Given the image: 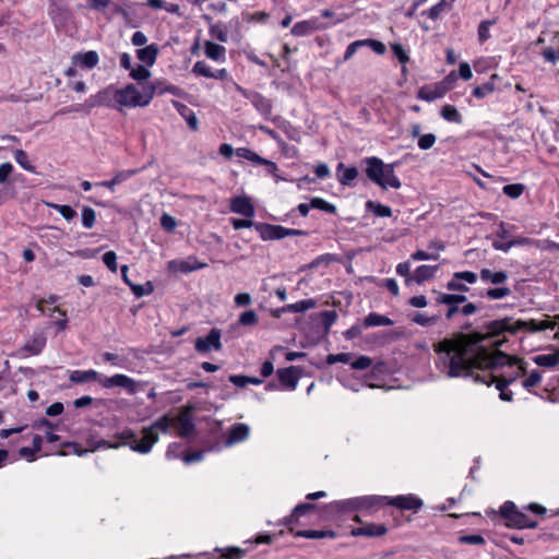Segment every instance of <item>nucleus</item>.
I'll list each match as a JSON object with an SVG mask.
<instances>
[{
    "label": "nucleus",
    "mask_w": 559,
    "mask_h": 559,
    "mask_svg": "<svg viewBox=\"0 0 559 559\" xmlns=\"http://www.w3.org/2000/svg\"><path fill=\"white\" fill-rule=\"evenodd\" d=\"M501 344L480 332L454 334L433 344L436 368L447 378H467L475 371L508 367L510 370L498 378L511 384L526 373V362L499 350Z\"/></svg>",
    "instance_id": "f257e3e1"
},
{
    "label": "nucleus",
    "mask_w": 559,
    "mask_h": 559,
    "mask_svg": "<svg viewBox=\"0 0 559 559\" xmlns=\"http://www.w3.org/2000/svg\"><path fill=\"white\" fill-rule=\"evenodd\" d=\"M173 419L168 415H164L152 425L143 427L141 430V438L138 437L134 430L124 429L117 437L121 440L120 443L111 444L110 448H118L120 445H128L132 451L147 454L151 452L153 445L159 439V432L167 433L171 427Z\"/></svg>",
    "instance_id": "f03ea898"
},
{
    "label": "nucleus",
    "mask_w": 559,
    "mask_h": 559,
    "mask_svg": "<svg viewBox=\"0 0 559 559\" xmlns=\"http://www.w3.org/2000/svg\"><path fill=\"white\" fill-rule=\"evenodd\" d=\"M557 325L556 320L550 319V317L546 316V319L537 321L531 319L528 321L516 320L513 321L512 318H503L500 320H495L488 323L487 332L485 335H489L491 338L503 333L509 332L511 334H515L519 331L525 330L528 332H539L544 330H552Z\"/></svg>",
    "instance_id": "7ed1b4c3"
},
{
    "label": "nucleus",
    "mask_w": 559,
    "mask_h": 559,
    "mask_svg": "<svg viewBox=\"0 0 559 559\" xmlns=\"http://www.w3.org/2000/svg\"><path fill=\"white\" fill-rule=\"evenodd\" d=\"M367 178L382 189H400L401 181L394 173L395 164H384L379 157H367L365 160Z\"/></svg>",
    "instance_id": "20e7f679"
},
{
    "label": "nucleus",
    "mask_w": 559,
    "mask_h": 559,
    "mask_svg": "<svg viewBox=\"0 0 559 559\" xmlns=\"http://www.w3.org/2000/svg\"><path fill=\"white\" fill-rule=\"evenodd\" d=\"M155 90L153 84H144L142 91H139L133 84H128L126 87L117 90L116 104L123 107L147 106L155 95Z\"/></svg>",
    "instance_id": "39448f33"
},
{
    "label": "nucleus",
    "mask_w": 559,
    "mask_h": 559,
    "mask_svg": "<svg viewBox=\"0 0 559 559\" xmlns=\"http://www.w3.org/2000/svg\"><path fill=\"white\" fill-rule=\"evenodd\" d=\"M99 384L105 389L119 386L124 389L129 394L136 393L139 388L142 385L141 382H136L134 379L122 373L102 378L99 379Z\"/></svg>",
    "instance_id": "423d86ee"
},
{
    "label": "nucleus",
    "mask_w": 559,
    "mask_h": 559,
    "mask_svg": "<svg viewBox=\"0 0 559 559\" xmlns=\"http://www.w3.org/2000/svg\"><path fill=\"white\" fill-rule=\"evenodd\" d=\"M484 373L480 374L478 371H475L474 376L472 377L475 382H480L487 385H490L491 383H496L497 390H499L500 394L499 397L502 401L511 402L513 399V394L511 391H508L507 388L509 383L502 381L497 376H493L491 372L483 371Z\"/></svg>",
    "instance_id": "0eeeda50"
},
{
    "label": "nucleus",
    "mask_w": 559,
    "mask_h": 559,
    "mask_svg": "<svg viewBox=\"0 0 559 559\" xmlns=\"http://www.w3.org/2000/svg\"><path fill=\"white\" fill-rule=\"evenodd\" d=\"M221 330L212 329L205 337H198L194 343L195 350L199 353H207L211 349L221 350Z\"/></svg>",
    "instance_id": "6e6552de"
},
{
    "label": "nucleus",
    "mask_w": 559,
    "mask_h": 559,
    "mask_svg": "<svg viewBox=\"0 0 559 559\" xmlns=\"http://www.w3.org/2000/svg\"><path fill=\"white\" fill-rule=\"evenodd\" d=\"M116 92L117 88L114 86H108L102 91H99L97 94L91 96L88 99V105L94 106H107V107H115L116 105Z\"/></svg>",
    "instance_id": "1a4fd4ad"
},
{
    "label": "nucleus",
    "mask_w": 559,
    "mask_h": 559,
    "mask_svg": "<svg viewBox=\"0 0 559 559\" xmlns=\"http://www.w3.org/2000/svg\"><path fill=\"white\" fill-rule=\"evenodd\" d=\"M230 211L233 213L251 218L254 216V206L246 195L235 197L230 200Z\"/></svg>",
    "instance_id": "9d476101"
},
{
    "label": "nucleus",
    "mask_w": 559,
    "mask_h": 559,
    "mask_svg": "<svg viewBox=\"0 0 559 559\" xmlns=\"http://www.w3.org/2000/svg\"><path fill=\"white\" fill-rule=\"evenodd\" d=\"M276 373L282 385L289 390L296 389L300 377V370L298 367L290 366L287 368H282L278 369Z\"/></svg>",
    "instance_id": "9b49d317"
},
{
    "label": "nucleus",
    "mask_w": 559,
    "mask_h": 559,
    "mask_svg": "<svg viewBox=\"0 0 559 559\" xmlns=\"http://www.w3.org/2000/svg\"><path fill=\"white\" fill-rule=\"evenodd\" d=\"M388 504L394 506L402 510L417 511L423 507V501L413 495H406V496H397L394 498H389Z\"/></svg>",
    "instance_id": "f8f14e48"
},
{
    "label": "nucleus",
    "mask_w": 559,
    "mask_h": 559,
    "mask_svg": "<svg viewBox=\"0 0 559 559\" xmlns=\"http://www.w3.org/2000/svg\"><path fill=\"white\" fill-rule=\"evenodd\" d=\"M174 421L173 425H177L178 435L182 438L191 436L194 431V423L189 411L181 413L176 419L170 417Z\"/></svg>",
    "instance_id": "ddd939ff"
},
{
    "label": "nucleus",
    "mask_w": 559,
    "mask_h": 559,
    "mask_svg": "<svg viewBox=\"0 0 559 559\" xmlns=\"http://www.w3.org/2000/svg\"><path fill=\"white\" fill-rule=\"evenodd\" d=\"M263 240H280L283 239V226L272 225L267 223H258L254 225Z\"/></svg>",
    "instance_id": "4468645a"
},
{
    "label": "nucleus",
    "mask_w": 559,
    "mask_h": 559,
    "mask_svg": "<svg viewBox=\"0 0 559 559\" xmlns=\"http://www.w3.org/2000/svg\"><path fill=\"white\" fill-rule=\"evenodd\" d=\"M99 62L98 53L94 50L84 53H75L72 56L73 66H79L82 69H93Z\"/></svg>",
    "instance_id": "2eb2a0df"
},
{
    "label": "nucleus",
    "mask_w": 559,
    "mask_h": 559,
    "mask_svg": "<svg viewBox=\"0 0 559 559\" xmlns=\"http://www.w3.org/2000/svg\"><path fill=\"white\" fill-rule=\"evenodd\" d=\"M249 426L242 423L234 425L227 435L225 443L227 445H233L235 443L245 441L249 437Z\"/></svg>",
    "instance_id": "dca6fc26"
},
{
    "label": "nucleus",
    "mask_w": 559,
    "mask_h": 559,
    "mask_svg": "<svg viewBox=\"0 0 559 559\" xmlns=\"http://www.w3.org/2000/svg\"><path fill=\"white\" fill-rule=\"evenodd\" d=\"M386 527L383 524L368 523L364 526L356 527L352 531L353 536L378 537L386 533Z\"/></svg>",
    "instance_id": "f3484780"
},
{
    "label": "nucleus",
    "mask_w": 559,
    "mask_h": 559,
    "mask_svg": "<svg viewBox=\"0 0 559 559\" xmlns=\"http://www.w3.org/2000/svg\"><path fill=\"white\" fill-rule=\"evenodd\" d=\"M328 508L331 512L335 513L353 512L360 510L358 497L331 502Z\"/></svg>",
    "instance_id": "a211bd4d"
},
{
    "label": "nucleus",
    "mask_w": 559,
    "mask_h": 559,
    "mask_svg": "<svg viewBox=\"0 0 559 559\" xmlns=\"http://www.w3.org/2000/svg\"><path fill=\"white\" fill-rule=\"evenodd\" d=\"M479 277L485 283H489L492 285H501L508 281L509 275L506 271H492L489 269H481Z\"/></svg>",
    "instance_id": "6ab92c4d"
},
{
    "label": "nucleus",
    "mask_w": 559,
    "mask_h": 559,
    "mask_svg": "<svg viewBox=\"0 0 559 559\" xmlns=\"http://www.w3.org/2000/svg\"><path fill=\"white\" fill-rule=\"evenodd\" d=\"M386 496H365L358 497L360 510H377L388 504Z\"/></svg>",
    "instance_id": "aec40b11"
},
{
    "label": "nucleus",
    "mask_w": 559,
    "mask_h": 559,
    "mask_svg": "<svg viewBox=\"0 0 559 559\" xmlns=\"http://www.w3.org/2000/svg\"><path fill=\"white\" fill-rule=\"evenodd\" d=\"M319 28H321V25L317 19L307 20L296 23L292 28V34L294 36H306Z\"/></svg>",
    "instance_id": "412c9836"
},
{
    "label": "nucleus",
    "mask_w": 559,
    "mask_h": 559,
    "mask_svg": "<svg viewBox=\"0 0 559 559\" xmlns=\"http://www.w3.org/2000/svg\"><path fill=\"white\" fill-rule=\"evenodd\" d=\"M445 90L442 86H423L418 91L417 97L426 102H432L443 97Z\"/></svg>",
    "instance_id": "4be33fe9"
},
{
    "label": "nucleus",
    "mask_w": 559,
    "mask_h": 559,
    "mask_svg": "<svg viewBox=\"0 0 559 559\" xmlns=\"http://www.w3.org/2000/svg\"><path fill=\"white\" fill-rule=\"evenodd\" d=\"M69 379L73 383H86L90 381H99V373L95 370H73Z\"/></svg>",
    "instance_id": "5701e85b"
},
{
    "label": "nucleus",
    "mask_w": 559,
    "mask_h": 559,
    "mask_svg": "<svg viewBox=\"0 0 559 559\" xmlns=\"http://www.w3.org/2000/svg\"><path fill=\"white\" fill-rule=\"evenodd\" d=\"M178 265L177 270L183 273L193 272L200 269L206 267V263L198 262L197 259H188L186 261H170L169 269H174Z\"/></svg>",
    "instance_id": "b1692460"
},
{
    "label": "nucleus",
    "mask_w": 559,
    "mask_h": 559,
    "mask_svg": "<svg viewBox=\"0 0 559 559\" xmlns=\"http://www.w3.org/2000/svg\"><path fill=\"white\" fill-rule=\"evenodd\" d=\"M177 111L186 119L188 126L193 130H198L199 121L195 114L185 104L179 102L174 103Z\"/></svg>",
    "instance_id": "393cba45"
},
{
    "label": "nucleus",
    "mask_w": 559,
    "mask_h": 559,
    "mask_svg": "<svg viewBox=\"0 0 559 559\" xmlns=\"http://www.w3.org/2000/svg\"><path fill=\"white\" fill-rule=\"evenodd\" d=\"M45 345L46 337L43 334H37L25 343L23 350L31 355H38L44 349Z\"/></svg>",
    "instance_id": "a878e982"
},
{
    "label": "nucleus",
    "mask_w": 559,
    "mask_h": 559,
    "mask_svg": "<svg viewBox=\"0 0 559 559\" xmlns=\"http://www.w3.org/2000/svg\"><path fill=\"white\" fill-rule=\"evenodd\" d=\"M204 52L207 58L215 61H223L225 59L226 49L224 46L213 41H206L204 45Z\"/></svg>",
    "instance_id": "bb28decb"
},
{
    "label": "nucleus",
    "mask_w": 559,
    "mask_h": 559,
    "mask_svg": "<svg viewBox=\"0 0 559 559\" xmlns=\"http://www.w3.org/2000/svg\"><path fill=\"white\" fill-rule=\"evenodd\" d=\"M337 171H343L342 175H338V181L343 186H350L358 176V169L356 167H345L343 163L337 165Z\"/></svg>",
    "instance_id": "cd10ccee"
},
{
    "label": "nucleus",
    "mask_w": 559,
    "mask_h": 559,
    "mask_svg": "<svg viewBox=\"0 0 559 559\" xmlns=\"http://www.w3.org/2000/svg\"><path fill=\"white\" fill-rule=\"evenodd\" d=\"M393 324H394V322L390 318L379 314V313H376V312L369 313L364 320V325L366 328L390 326Z\"/></svg>",
    "instance_id": "c85d7f7f"
},
{
    "label": "nucleus",
    "mask_w": 559,
    "mask_h": 559,
    "mask_svg": "<svg viewBox=\"0 0 559 559\" xmlns=\"http://www.w3.org/2000/svg\"><path fill=\"white\" fill-rule=\"evenodd\" d=\"M158 48L155 45H148L136 51L138 58L147 66H153L155 63Z\"/></svg>",
    "instance_id": "c756f323"
},
{
    "label": "nucleus",
    "mask_w": 559,
    "mask_h": 559,
    "mask_svg": "<svg viewBox=\"0 0 559 559\" xmlns=\"http://www.w3.org/2000/svg\"><path fill=\"white\" fill-rule=\"evenodd\" d=\"M251 103L264 117H269L271 115L272 104L263 95L254 93L251 96Z\"/></svg>",
    "instance_id": "7c9ffc66"
},
{
    "label": "nucleus",
    "mask_w": 559,
    "mask_h": 559,
    "mask_svg": "<svg viewBox=\"0 0 559 559\" xmlns=\"http://www.w3.org/2000/svg\"><path fill=\"white\" fill-rule=\"evenodd\" d=\"M437 270H438V266L420 265L415 270L413 280L416 283L421 284L423 282L433 277Z\"/></svg>",
    "instance_id": "2f4dec72"
},
{
    "label": "nucleus",
    "mask_w": 559,
    "mask_h": 559,
    "mask_svg": "<svg viewBox=\"0 0 559 559\" xmlns=\"http://www.w3.org/2000/svg\"><path fill=\"white\" fill-rule=\"evenodd\" d=\"M295 536L310 538V539H318V538H325V537L334 538L336 536V534L333 531L304 530V531L296 532Z\"/></svg>",
    "instance_id": "473e14b6"
},
{
    "label": "nucleus",
    "mask_w": 559,
    "mask_h": 559,
    "mask_svg": "<svg viewBox=\"0 0 559 559\" xmlns=\"http://www.w3.org/2000/svg\"><path fill=\"white\" fill-rule=\"evenodd\" d=\"M533 360L537 366L551 368L559 364V353L537 355Z\"/></svg>",
    "instance_id": "72a5a7b5"
},
{
    "label": "nucleus",
    "mask_w": 559,
    "mask_h": 559,
    "mask_svg": "<svg viewBox=\"0 0 559 559\" xmlns=\"http://www.w3.org/2000/svg\"><path fill=\"white\" fill-rule=\"evenodd\" d=\"M314 307H316V301L313 299H305V300H300L295 304L288 305L284 310L298 313V312H305Z\"/></svg>",
    "instance_id": "f704fd0d"
},
{
    "label": "nucleus",
    "mask_w": 559,
    "mask_h": 559,
    "mask_svg": "<svg viewBox=\"0 0 559 559\" xmlns=\"http://www.w3.org/2000/svg\"><path fill=\"white\" fill-rule=\"evenodd\" d=\"M441 116L447 121L461 123L462 122V116L459 112V110L452 106V105H445L441 109Z\"/></svg>",
    "instance_id": "c9c22d12"
},
{
    "label": "nucleus",
    "mask_w": 559,
    "mask_h": 559,
    "mask_svg": "<svg viewBox=\"0 0 559 559\" xmlns=\"http://www.w3.org/2000/svg\"><path fill=\"white\" fill-rule=\"evenodd\" d=\"M310 206L312 209H318L330 214L336 213V206L321 198H312L310 200Z\"/></svg>",
    "instance_id": "e433bc0d"
},
{
    "label": "nucleus",
    "mask_w": 559,
    "mask_h": 559,
    "mask_svg": "<svg viewBox=\"0 0 559 559\" xmlns=\"http://www.w3.org/2000/svg\"><path fill=\"white\" fill-rule=\"evenodd\" d=\"M497 78V74H493L491 76V80H495ZM495 91V84L492 81L490 82H487L480 86H476L474 90H473V95L476 97V98H484L486 97L487 95L491 94L492 92Z\"/></svg>",
    "instance_id": "4c0bfd02"
},
{
    "label": "nucleus",
    "mask_w": 559,
    "mask_h": 559,
    "mask_svg": "<svg viewBox=\"0 0 559 559\" xmlns=\"http://www.w3.org/2000/svg\"><path fill=\"white\" fill-rule=\"evenodd\" d=\"M367 207L370 209L373 212V214L379 217H390L392 215V210L389 206L383 205L381 203L368 201Z\"/></svg>",
    "instance_id": "58836bf2"
},
{
    "label": "nucleus",
    "mask_w": 559,
    "mask_h": 559,
    "mask_svg": "<svg viewBox=\"0 0 559 559\" xmlns=\"http://www.w3.org/2000/svg\"><path fill=\"white\" fill-rule=\"evenodd\" d=\"M192 73L199 76L212 79L214 71L211 69L210 66H207L205 61H197L193 64Z\"/></svg>",
    "instance_id": "ea45409f"
},
{
    "label": "nucleus",
    "mask_w": 559,
    "mask_h": 559,
    "mask_svg": "<svg viewBox=\"0 0 559 559\" xmlns=\"http://www.w3.org/2000/svg\"><path fill=\"white\" fill-rule=\"evenodd\" d=\"M48 207L57 210L67 221L76 216V212L70 205H61L51 202H46Z\"/></svg>",
    "instance_id": "a19ab883"
},
{
    "label": "nucleus",
    "mask_w": 559,
    "mask_h": 559,
    "mask_svg": "<svg viewBox=\"0 0 559 559\" xmlns=\"http://www.w3.org/2000/svg\"><path fill=\"white\" fill-rule=\"evenodd\" d=\"M524 190L525 187L523 183H511L502 188L503 193L511 199L520 198L523 194Z\"/></svg>",
    "instance_id": "79ce46f5"
},
{
    "label": "nucleus",
    "mask_w": 559,
    "mask_h": 559,
    "mask_svg": "<svg viewBox=\"0 0 559 559\" xmlns=\"http://www.w3.org/2000/svg\"><path fill=\"white\" fill-rule=\"evenodd\" d=\"M496 24V20H485L481 21L478 25V40L480 43L486 41L490 38L489 28L490 26Z\"/></svg>",
    "instance_id": "37998d69"
},
{
    "label": "nucleus",
    "mask_w": 559,
    "mask_h": 559,
    "mask_svg": "<svg viewBox=\"0 0 559 559\" xmlns=\"http://www.w3.org/2000/svg\"><path fill=\"white\" fill-rule=\"evenodd\" d=\"M511 294V289L507 286H500L496 288H489L486 292V296L491 300H498L508 297Z\"/></svg>",
    "instance_id": "c03bdc74"
},
{
    "label": "nucleus",
    "mask_w": 559,
    "mask_h": 559,
    "mask_svg": "<svg viewBox=\"0 0 559 559\" xmlns=\"http://www.w3.org/2000/svg\"><path fill=\"white\" fill-rule=\"evenodd\" d=\"M82 224L85 228L90 229L94 226L96 221L95 211L92 207L85 206L81 213Z\"/></svg>",
    "instance_id": "a18cd8bd"
},
{
    "label": "nucleus",
    "mask_w": 559,
    "mask_h": 559,
    "mask_svg": "<svg viewBox=\"0 0 559 559\" xmlns=\"http://www.w3.org/2000/svg\"><path fill=\"white\" fill-rule=\"evenodd\" d=\"M527 519L528 516L526 514L518 510V512H513L511 520L509 523H507V525L515 528H524V524L526 523Z\"/></svg>",
    "instance_id": "49530a36"
},
{
    "label": "nucleus",
    "mask_w": 559,
    "mask_h": 559,
    "mask_svg": "<svg viewBox=\"0 0 559 559\" xmlns=\"http://www.w3.org/2000/svg\"><path fill=\"white\" fill-rule=\"evenodd\" d=\"M466 300V297L464 295H450V294H443L438 299V302L445 304L449 306H457L459 304H462Z\"/></svg>",
    "instance_id": "de8ad7c7"
},
{
    "label": "nucleus",
    "mask_w": 559,
    "mask_h": 559,
    "mask_svg": "<svg viewBox=\"0 0 559 559\" xmlns=\"http://www.w3.org/2000/svg\"><path fill=\"white\" fill-rule=\"evenodd\" d=\"M151 72L142 64H138L135 68H132L130 71V76L135 81H144L148 79Z\"/></svg>",
    "instance_id": "09e8293b"
},
{
    "label": "nucleus",
    "mask_w": 559,
    "mask_h": 559,
    "mask_svg": "<svg viewBox=\"0 0 559 559\" xmlns=\"http://www.w3.org/2000/svg\"><path fill=\"white\" fill-rule=\"evenodd\" d=\"M316 506L312 503H301L295 507L293 513L290 514L289 522L292 523L294 520H298L301 515L306 514L307 511L314 509Z\"/></svg>",
    "instance_id": "8fccbe9b"
},
{
    "label": "nucleus",
    "mask_w": 559,
    "mask_h": 559,
    "mask_svg": "<svg viewBox=\"0 0 559 559\" xmlns=\"http://www.w3.org/2000/svg\"><path fill=\"white\" fill-rule=\"evenodd\" d=\"M542 380V374L537 370H533L528 377L523 381L522 385L526 390H531L532 388L536 386Z\"/></svg>",
    "instance_id": "3c124183"
},
{
    "label": "nucleus",
    "mask_w": 559,
    "mask_h": 559,
    "mask_svg": "<svg viewBox=\"0 0 559 559\" xmlns=\"http://www.w3.org/2000/svg\"><path fill=\"white\" fill-rule=\"evenodd\" d=\"M436 143V136L435 134L432 133H427V134H424V135H420L419 136V140H418V147L420 150H429L433 146V144Z\"/></svg>",
    "instance_id": "603ef678"
},
{
    "label": "nucleus",
    "mask_w": 559,
    "mask_h": 559,
    "mask_svg": "<svg viewBox=\"0 0 559 559\" xmlns=\"http://www.w3.org/2000/svg\"><path fill=\"white\" fill-rule=\"evenodd\" d=\"M258 322V316L253 310L245 311L239 317V323L242 325H254Z\"/></svg>",
    "instance_id": "864d4df0"
},
{
    "label": "nucleus",
    "mask_w": 559,
    "mask_h": 559,
    "mask_svg": "<svg viewBox=\"0 0 559 559\" xmlns=\"http://www.w3.org/2000/svg\"><path fill=\"white\" fill-rule=\"evenodd\" d=\"M103 262L111 272H117V255L114 251H107L104 253Z\"/></svg>",
    "instance_id": "5fc2aeb1"
},
{
    "label": "nucleus",
    "mask_w": 559,
    "mask_h": 559,
    "mask_svg": "<svg viewBox=\"0 0 559 559\" xmlns=\"http://www.w3.org/2000/svg\"><path fill=\"white\" fill-rule=\"evenodd\" d=\"M146 286L147 287H144L142 285H136L133 283H129V287L131 288L132 293L136 297H142V296L148 295L153 292V286L150 282L146 284Z\"/></svg>",
    "instance_id": "6e6d98bb"
},
{
    "label": "nucleus",
    "mask_w": 559,
    "mask_h": 559,
    "mask_svg": "<svg viewBox=\"0 0 559 559\" xmlns=\"http://www.w3.org/2000/svg\"><path fill=\"white\" fill-rule=\"evenodd\" d=\"M448 7V3L445 2V0H441L440 2H438L436 5H433L432 8H430L427 12V15L429 19L431 20H437L441 13L445 10V8Z\"/></svg>",
    "instance_id": "4d7b16f0"
},
{
    "label": "nucleus",
    "mask_w": 559,
    "mask_h": 559,
    "mask_svg": "<svg viewBox=\"0 0 559 559\" xmlns=\"http://www.w3.org/2000/svg\"><path fill=\"white\" fill-rule=\"evenodd\" d=\"M16 163L26 170H33V166L28 163L27 154L23 150H16L14 153Z\"/></svg>",
    "instance_id": "13d9d810"
},
{
    "label": "nucleus",
    "mask_w": 559,
    "mask_h": 559,
    "mask_svg": "<svg viewBox=\"0 0 559 559\" xmlns=\"http://www.w3.org/2000/svg\"><path fill=\"white\" fill-rule=\"evenodd\" d=\"M391 49L401 63L405 64L409 60L408 55L401 44H392Z\"/></svg>",
    "instance_id": "bf43d9fd"
},
{
    "label": "nucleus",
    "mask_w": 559,
    "mask_h": 559,
    "mask_svg": "<svg viewBox=\"0 0 559 559\" xmlns=\"http://www.w3.org/2000/svg\"><path fill=\"white\" fill-rule=\"evenodd\" d=\"M459 542L461 544L483 545L485 543V538L479 534L463 535L460 536Z\"/></svg>",
    "instance_id": "052dcab7"
},
{
    "label": "nucleus",
    "mask_w": 559,
    "mask_h": 559,
    "mask_svg": "<svg viewBox=\"0 0 559 559\" xmlns=\"http://www.w3.org/2000/svg\"><path fill=\"white\" fill-rule=\"evenodd\" d=\"M438 320L437 317H427L423 313H416L413 318V321L419 325H423V326H430L432 325L433 323H436Z\"/></svg>",
    "instance_id": "680f3d73"
},
{
    "label": "nucleus",
    "mask_w": 559,
    "mask_h": 559,
    "mask_svg": "<svg viewBox=\"0 0 559 559\" xmlns=\"http://www.w3.org/2000/svg\"><path fill=\"white\" fill-rule=\"evenodd\" d=\"M364 47L368 46L370 47L376 53L383 55L385 52V46L383 43L376 40V39H362Z\"/></svg>",
    "instance_id": "e2e57ef3"
},
{
    "label": "nucleus",
    "mask_w": 559,
    "mask_h": 559,
    "mask_svg": "<svg viewBox=\"0 0 559 559\" xmlns=\"http://www.w3.org/2000/svg\"><path fill=\"white\" fill-rule=\"evenodd\" d=\"M321 319H322L323 325L328 330L331 325H333L335 323V321L337 319V314L335 311L325 310V311L321 312Z\"/></svg>",
    "instance_id": "0e129e2a"
},
{
    "label": "nucleus",
    "mask_w": 559,
    "mask_h": 559,
    "mask_svg": "<svg viewBox=\"0 0 559 559\" xmlns=\"http://www.w3.org/2000/svg\"><path fill=\"white\" fill-rule=\"evenodd\" d=\"M371 365V358L368 356H360L354 362H352V368L356 370H365L368 369Z\"/></svg>",
    "instance_id": "69168bd1"
},
{
    "label": "nucleus",
    "mask_w": 559,
    "mask_h": 559,
    "mask_svg": "<svg viewBox=\"0 0 559 559\" xmlns=\"http://www.w3.org/2000/svg\"><path fill=\"white\" fill-rule=\"evenodd\" d=\"M160 225L166 231H173L177 226V222L173 216L165 213L160 217Z\"/></svg>",
    "instance_id": "338daca9"
},
{
    "label": "nucleus",
    "mask_w": 559,
    "mask_h": 559,
    "mask_svg": "<svg viewBox=\"0 0 559 559\" xmlns=\"http://www.w3.org/2000/svg\"><path fill=\"white\" fill-rule=\"evenodd\" d=\"M360 47H364L362 39L355 40V41L350 43L347 46L346 51L344 53V60L345 61L349 60L356 53L357 49Z\"/></svg>",
    "instance_id": "774afa93"
}]
</instances>
